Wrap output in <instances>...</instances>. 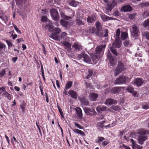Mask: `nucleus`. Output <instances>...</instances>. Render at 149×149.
I'll return each instance as SVG.
<instances>
[{"instance_id": "5", "label": "nucleus", "mask_w": 149, "mask_h": 149, "mask_svg": "<svg viewBox=\"0 0 149 149\" xmlns=\"http://www.w3.org/2000/svg\"><path fill=\"white\" fill-rule=\"evenodd\" d=\"M124 69L123 63L121 61H119L118 66L115 71L114 75L117 76Z\"/></svg>"}, {"instance_id": "54", "label": "nucleus", "mask_w": 149, "mask_h": 149, "mask_svg": "<svg viewBox=\"0 0 149 149\" xmlns=\"http://www.w3.org/2000/svg\"><path fill=\"white\" fill-rule=\"evenodd\" d=\"M149 3L145 2L141 4V6L142 7H147L149 6Z\"/></svg>"}, {"instance_id": "39", "label": "nucleus", "mask_w": 149, "mask_h": 149, "mask_svg": "<svg viewBox=\"0 0 149 149\" xmlns=\"http://www.w3.org/2000/svg\"><path fill=\"white\" fill-rule=\"evenodd\" d=\"M72 84V82L71 81L68 82L65 86V89H68L70 88Z\"/></svg>"}, {"instance_id": "13", "label": "nucleus", "mask_w": 149, "mask_h": 149, "mask_svg": "<svg viewBox=\"0 0 149 149\" xmlns=\"http://www.w3.org/2000/svg\"><path fill=\"white\" fill-rule=\"evenodd\" d=\"M16 2L18 6H21L26 7L28 5L27 0H16Z\"/></svg>"}, {"instance_id": "37", "label": "nucleus", "mask_w": 149, "mask_h": 149, "mask_svg": "<svg viewBox=\"0 0 149 149\" xmlns=\"http://www.w3.org/2000/svg\"><path fill=\"white\" fill-rule=\"evenodd\" d=\"M105 122L106 121L104 120L99 122L97 123V126L99 127L102 128L104 127V125Z\"/></svg>"}, {"instance_id": "11", "label": "nucleus", "mask_w": 149, "mask_h": 149, "mask_svg": "<svg viewBox=\"0 0 149 149\" xmlns=\"http://www.w3.org/2000/svg\"><path fill=\"white\" fill-rule=\"evenodd\" d=\"M117 102L113 99L109 98L107 99L104 102V104L107 106L109 107L113 104H116Z\"/></svg>"}, {"instance_id": "18", "label": "nucleus", "mask_w": 149, "mask_h": 149, "mask_svg": "<svg viewBox=\"0 0 149 149\" xmlns=\"http://www.w3.org/2000/svg\"><path fill=\"white\" fill-rule=\"evenodd\" d=\"M68 94L72 98L76 99L77 97V95L76 92L74 90H70L68 92Z\"/></svg>"}, {"instance_id": "61", "label": "nucleus", "mask_w": 149, "mask_h": 149, "mask_svg": "<svg viewBox=\"0 0 149 149\" xmlns=\"http://www.w3.org/2000/svg\"><path fill=\"white\" fill-rule=\"evenodd\" d=\"M116 122L117 121L116 120L115 121H113L112 122V123L111 124V127H112L116 125Z\"/></svg>"}, {"instance_id": "40", "label": "nucleus", "mask_w": 149, "mask_h": 149, "mask_svg": "<svg viewBox=\"0 0 149 149\" xmlns=\"http://www.w3.org/2000/svg\"><path fill=\"white\" fill-rule=\"evenodd\" d=\"M25 104L24 102L22 103L20 105V109H21L22 112L24 113L25 110Z\"/></svg>"}, {"instance_id": "38", "label": "nucleus", "mask_w": 149, "mask_h": 149, "mask_svg": "<svg viewBox=\"0 0 149 149\" xmlns=\"http://www.w3.org/2000/svg\"><path fill=\"white\" fill-rule=\"evenodd\" d=\"M95 17H88L87 19V21L89 23H93L95 21Z\"/></svg>"}, {"instance_id": "30", "label": "nucleus", "mask_w": 149, "mask_h": 149, "mask_svg": "<svg viewBox=\"0 0 149 149\" xmlns=\"http://www.w3.org/2000/svg\"><path fill=\"white\" fill-rule=\"evenodd\" d=\"M121 87H116L112 89L111 92L113 93H117L121 91Z\"/></svg>"}, {"instance_id": "14", "label": "nucleus", "mask_w": 149, "mask_h": 149, "mask_svg": "<svg viewBox=\"0 0 149 149\" xmlns=\"http://www.w3.org/2000/svg\"><path fill=\"white\" fill-rule=\"evenodd\" d=\"M107 56L108 58L110 60V63L111 66H113L116 62V60L113 58L111 54L109 52H108Z\"/></svg>"}, {"instance_id": "22", "label": "nucleus", "mask_w": 149, "mask_h": 149, "mask_svg": "<svg viewBox=\"0 0 149 149\" xmlns=\"http://www.w3.org/2000/svg\"><path fill=\"white\" fill-rule=\"evenodd\" d=\"M132 10V8L131 6L129 5L123 6L121 8V11L124 12L130 11Z\"/></svg>"}, {"instance_id": "53", "label": "nucleus", "mask_w": 149, "mask_h": 149, "mask_svg": "<svg viewBox=\"0 0 149 149\" xmlns=\"http://www.w3.org/2000/svg\"><path fill=\"white\" fill-rule=\"evenodd\" d=\"M124 45L125 46L128 47L130 45V42L129 40H126L124 42Z\"/></svg>"}, {"instance_id": "64", "label": "nucleus", "mask_w": 149, "mask_h": 149, "mask_svg": "<svg viewBox=\"0 0 149 149\" xmlns=\"http://www.w3.org/2000/svg\"><path fill=\"white\" fill-rule=\"evenodd\" d=\"M18 58L17 57H13L12 58V60L13 63H15L17 60V59Z\"/></svg>"}, {"instance_id": "56", "label": "nucleus", "mask_w": 149, "mask_h": 149, "mask_svg": "<svg viewBox=\"0 0 149 149\" xmlns=\"http://www.w3.org/2000/svg\"><path fill=\"white\" fill-rule=\"evenodd\" d=\"M5 45L2 42H0V51L5 47Z\"/></svg>"}, {"instance_id": "47", "label": "nucleus", "mask_w": 149, "mask_h": 149, "mask_svg": "<svg viewBox=\"0 0 149 149\" xmlns=\"http://www.w3.org/2000/svg\"><path fill=\"white\" fill-rule=\"evenodd\" d=\"M2 96L3 97H6L8 99H9V94L5 90V91L3 92V93L2 94Z\"/></svg>"}, {"instance_id": "52", "label": "nucleus", "mask_w": 149, "mask_h": 149, "mask_svg": "<svg viewBox=\"0 0 149 149\" xmlns=\"http://www.w3.org/2000/svg\"><path fill=\"white\" fill-rule=\"evenodd\" d=\"M77 22L78 24L80 25H84V23L79 19H77Z\"/></svg>"}, {"instance_id": "35", "label": "nucleus", "mask_w": 149, "mask_h": 149, "mask_svg": "<svg viewBox=\"0 0 149 149\" xmlns=\"http://www.w3.org/2000/svg\"><path fill=\"white\" fill-rule=\"evenodd\" d=\"M73 131L74 132L77 134H79L83 136H84L85 135V134L81 130L77 129H74L73 130Z\"/></svg>"}, {"instance_id": "20", "label": "nucleus", "mask_w": 149, "mask_h": 149, "mask_svg": "<svg viewBox=\"0 0 149 149\" xmlns=\"http://www.w3.org/2000/svg\"><path fill=\"white\" fill-rule=\"evenodd\" d=\"M130 141L132 143V146L133 149H142V147H141L139 145H138L136 143L135 141L132 139H130Z\"/></svg>"}, {"instance_id": "34", "label": "nucleus", "mask_w": 149, "mask_h": 149, "mask_svg": "<svg viewBox=\"0 0 149 149\" xmlns=\"http://www.w3.org/2000/svg\"><path fill=\"white\" fill-rule=\"evenodd\" d=\"M121 37L122 40H125L126 39H127L128 37L127 33L125 32H122Z\"/></svg>"}, {"instance_id": "19", "label": "nucleus", "mask_w": 149, "mask_h": 149, "mask_svg": "<svg viewBox=\"0 0 149 149\" xmlns=\"http://www.w3.org/2000/svg\"><path fill=\"white\" fill-rule=\"evenodd\" d=\"M147 137L145 135H139L138 139V143L142 145L146 140Z\"/></svg>"}, {"instance_id": "16", "label": "nucleus", "mask_w": 149, "mask_h": 149, "mask_svg": "<svg viewBox=\"0 0 149 149\" xmlns=\"http://www.w3.org/2000/svg\"><path fill=\"white\" fill-rule=\"evenodd\" d=\"M61 43L63 45L65 49L68 52H70L71 50V45L69 43L66 41H63Z\"/></svg>"}, {"instance_id": "9", "label": "nucleus", "mask_w": 149, "mask_h": 149, "mask_svg": "<svg viewBox=\"0 0 149 149\" xmlns=\"http://www.w3.org/2000/svg\"><path fill=\"white\" fill-rule=\"evenodd\" d=\"M85 113L87 115L93 116L95 115L96 112L93 109H90L88 107L84 108Z\"/></svg>"}, {"instance_id": "45", "label": "nucleus", "mask_w": 149, "mask_h": 149, "mask_svg": "<svg viewBox=\"0 0 149 149\" xmlns=\"http://www.w3.org/2000/svg\"><path fill=\"white\" fill-rule=\"evenodd\" d=\"M67 35L68 34L67 33L65 32H63L61 35V39H65Z\"/></svg>"}, {"instance_id": "26", "label": "nucleus", "mask_w": 149, "mask_h": 149, "mask_svg": "<svg viewBox=\"0 0 149 149\" xmlns=\"http://www.w3.org/2000/svg\"><path fill=\"white\" fill-rule=\"evenodd\" d=\"M98 95L96 93H91L90 95V99L92 101H95L97 99Z\"/></svg>"}, {"instance_id": "4", "label": "nucleus", "mask_w": 149, "mask_h": 149, "mask_svg": "<svg viewBox=\"0 0 149 149\" xmlns=\"http://www.w3.org/2000/svg\"><path fill=\"white\" fill-rule=\"evenodd\" d=\"M129 80V79L128 77L122 75L115 80L114 84H124L127 82H128Z\"/></svg>"}, {"instance_id": "8", "label": "nucleus", "mask_w": 149, "mask_h": 149, "mask_svg": "<svg viewBox=\"0 0 149 149\" xmlns=\"http://www.w3.org/2000/svg\"><path fill=\"white\" fill-rule=\"evenodd\" d=\"M101 142H102L101 145L103 147H105L109 143V142L105 140L104 137L102 136H98L97 139L95 140V142L99 144Z\"/></svg>"}, {"instance_id": "31", "label": "nucleus", "mask_w": 149, "mask_h": 149, "mask_svg": "<svg viewBox=\"0 0 149 149\" xmlns=\"http://www.w3.org/2000/svg\"><path fill=\"white\" fill-rule=\"evenodd\" d=\"M78 3V2L75 1L74 0H72L70 1L68 3V4L70 6L74 7H76Z\"/></svg>"}, {"instance_id": "29", "label": "nucleus", "mask_w": 149, "mask_h": 149, "mask_svg": "<svg viewBox=\"0 0 149 149\" xmlns=\"http://www.w3.org/2000/svg\"><path fill=\"white\" fill-rule=\"evenodd\" d=\"M79 99L81 101L82 104L84 105H88L89 104V101L86 100L85 97L80 98Z\"/></svg>"}, {"instance_id": "27", "label": "nucleus", "mask_w": 149, "mask_h": 149, "mask_svg": "<svg viewBox=\"0 0 149 149\" xmlns=\"http://www.w3.org/2000/svg\"><path fill=\"white\" fill-rule=\"evenodd\" d=\"M107 107L104 106H99L96 108V110L98 112H100L101 111H105L107 110Z\"/></svg>"}, {"instance_id": "15", "label": "nucleus", "mask_w": 149, "mask_h": 149, "mask_svg": "<svg viewBox=\"0 0 149 149\" xmlns=\"http://www.w3.org/2000/svg\"><path fill=\"white\" fill-rule=\"evenodd\" d=\"M126 90L129 92L132 93L133 95L135 97L137 96L138 95V94L137 92L134 91V88L130 86H128Z\"/></svg>"}, {"instance_id": "6", "label": "nucleus", "mask_w": 149, "mask_h": 149, "mask_svg": "<svg viewBox=\"0 0 149 149\" xmlns=\"http://www.w3.org/2000/svg\"><path fill=\"white\" fill-rule=\"evenodd\" d=\"M78 57L80 59L82 60L86 63L92 64L90 57L87 54H81L78 55Z\"/></svg>"}, {"instance_id": "44", "label": "nucleus", "mask_w": 149, "mask_h": 149, "mask_svg": "<svg viewBox=\"0 0 149 149\" xmlns=\"http://www.w3.org/2000/svg\"><path fill=\"white\" fill-rule=\"evenodd\" d=\"M120 31L119 29H117L116 30V38L118 39L120 36Z\"/></svg>"}, {"instance_id": "1", "label": "nucleus", "mask_w": 149, "mask_h": 149, "mask_svg": "<svg viewBox=\"0 0 149 149\" xmlns=\"http://www.w3.org/2000/svg\"><path fill=\"white\" fill-rule=\"evenodd\" d=\"M105 46L106 45H102L97 46L96 47L95 49V53L92 58L93 60H95L96 59H99L103 54V50L105 48Z\"/></svg>"}, {"instance_id": "49", "label": "nucleus", "mask_w": 149, "mask_h": 149, "mask_svg": "<svg viewBox=\"0 0 149 149\" xmlns=\"http://www.w3.org/2000/svg\"><path fill=\"white\" fill-rule=\"evenodd\" d=\"M95 25H96L97 29L98 31H99V30H100L101 29V24H100V23L99 22H96L95 23Z\"/></svg>"}, {"instance_id": "36", "label": "nucleus", "mask_w": 149, "mask_h": 149, "mask_svg": "<svg viewBox=\"0 0 149 149\" xmlns=\"http://www.w3.org/2000/svg\"><path fill=\"white\" fill-rule=\"evenodd\" d=\"M108 5L111 8H112V9L114 8L116 6V3L114 1H112V2L108 3Z\"/></svg>"}, {"instance_id": "50", "label": "nucleus", "mask_w": 149, "mask_h": 149, "mask_svg": "<svg viewBox=\"0 0 149 149\" xmlns=\"http://www.w3.org/2000/svg\"><path fill=\"white\" fill-rule=\"evenodd\" d=\"M142 108L144 109H148L149 108V105L148 104L144 103L142 105Z\"/></svg>"}, {"instance_id": "25", "label": "nucleus", "mask_w": 149, "mask_h": 149, "mask_svg": "<svg viewBox=\"0 0 149 149\" xmlns=\"http://www.w3.org/2000/svg\"><path fill=\"white\" fill-rule=\"evenodd\" d=\"M60 23L65 28H67L70 26V23L68 21H65L63 19H61Z\"/></svg>"}, {"instance_id": "57", "label": "nucleus", "mask_w": 149, "mask_h": 149, "mask_svg": "<svg viewBox=\"0 0 149 149\" xmlns=\"http://www.w3.org/2000/svg\"><path fill=\"white\" fill-rule=\"evenodd\" d=\"M5 90V87L4 86L2 87L1 88H0V94L3 92Z\"/></svg>"}, {"instance_id": "60", "label": "nucleus", "mask_w": 149, "mask_h": 149, "mask_svg": "<svg viewBox=\"0 0 149 149\" xmlns=\"http://www.w3.org/2000/svg\"><path fill=\"white\" fill-rule=\"evenodd\" d=\"M86 86V88H90L91 87V84L90 83H88L87 82L85 83Z\"/></svg>"}, {"instance_id": "23", "label": "nucleus", "mask_w": 149, "mask_h": 149, "mask_svg": "<svg viewBox=\"0 0 149 149\" xmlns=\"http://www.w3.org/2000/svg\"><path fill=\"white\" fill-rule=\"evenodd\" d=\"M75 110L77 113L79 118L80 119H82L83 117L82 111L81 109L77 107H76L75 109Z\"/></svg>"}, {"instance_id": "62", "label": "nucleus", "mask_w": 149, "mask_h": 149, "mask_svg": "<svg viewBox=\"0 0 149 149\" xmlns=\"http://www.w3.org/2000/svg\"><path fill=\"white\" fill-rule=\"evenodd\" d=\"M39 88L41 92V94L42 95H44V93L43 92V87H42L41 86H39Z\"/></svg>"}, {"instance_id": "2", "label": "nucleus", "mask_w": 149, "mask_h": 149, "mask_svg": "<svg viewBox=\"0 0 149 149\" xmlns=\"http://www.w3.org/2000/svg\"><path fill=\"white\" fill-rule=\"evenodd\" d=\"M121 44L120 40L116 38L115 41L113 43V46L110 48L111 52L115 55H117V53L115 47L119 48L121 46Z\"/></svg>"}, {"instance_id": "51", "label": "nucleus", "mask_w": 149, "mask_h": 149, "mask_svg": "<svg viewBox=\"0 0 149 149\" xmlns=\"http://www.w3.org/2000/svg\"><path fill=\"white\" fill-rule=\"evenodd\" d=\"M143 16L144 18H146V17L149 16V11H145L143 13Z\"/></svg>"}, {"instance_id": "33", "label": "nucleus", "mask_w": 149, "mask_h": 149, "mask_svg": "<svg viewBox=\"0 0 149 149\" xmlns=\"http://www.w3.org/2000/svg\"><path fill=\"white\" fill-rule=\"evenodd\" d=\"M112 8H111L109 6L107 5V7L104 8L103 9L104 11L106 14L109 15H110L109 14V12L111 11L112 10Z\"/></svg>"}, {"instance_id": "12", "label": "nucleus", "mask_w": 149, "mask_h": 149, "mask_svg": "<svg viewBox=\"0 0 149 149\" xmlns=\"http://www.w3.org/2000/svg\"><path fill=\"white\" fill-rule=\"evenodd\" d=\"M42 29L44 30H48L51 31L53 30L54 26L52 25V22L49 20V23L45 26L42 25Z\"/></svg>"}, {"instance_id": "10", "label": "nucleus", "mask_w": 149, "mask_h": 149, "mask_svg": "<svg viewBox=\"0 0 149 149\" xmlns=\"http://www.w3.org/2000/svg\"><path fill=\"white\" fill-rule=\"evenodd\" d=\"M139 33V28L138 27L135 25L132 26V30L131 31V34L132 36L136 38L138 36Z\"/></svg>"}, {"instance_id": "43", "label": "nucleus", "mask_w": 149, "mask_h": 149, "mask_svg": "<svg viewBox=\"0 0 149 149\" xmlns=\"http://www.w3.org/2000/svg\"><path fill=\"white\" fill-rule=\"evenodd\" d=\"M143 35L147 39L149 40V32L146 31L142 33Z\"/></svg>"}, {"instance_id": "48", "label": "nucleus", "mask_w": 149, "mask_h": 149, "mask_svg": "<svg viewBox=\"0 0 149 149\" xmlns=\"http://www.w3.org/2000/svg\"><path fill=\"white\" fill-rule=\"evenodd\" d=\"M6 74V71L4 69H0V77H2Z\"/></svg>"}, {"instance_id": "28", "label": "nucleus", "mask_w": 149, "mask_h": 149, "mask_svg": "<svg viewBox=\"0 0 149 149\" xmlns=\"http://www.w3.org/2000/svg\"><path fill=\"white\" fill-rule=\"evenodd\" d=\"M100 17L104 21H107L109 20L114 19L113 18L108 16L104 14L101 15Z\"/></svg>"}, {"instance_id": "32", "label": "nucleus", "mask_w": 149, "mask_h": 149, "mask_svg": "<svg viewBox=\"0 0 149 149\" xmlns=\"http://www.w3.org/2000/svg\"><path fill=\"white\" fill-rule=\"evenodd\" d=\"M60 14L61 18L67 20H69L71 18V17L70 16H68L65 15L64 13L62 11L60 12Z\"/></svg>"}, {"instance_id": "17", "label": "nucleus", "mask_w": 149, "mask_h": 149, "mask_svg": "<svg viewBox=\"0 0 149 149\" xmlns=\"http://www.w3.org/2000/svg\"><path fill=\"white\" fill-rule=\"evenodd\" d=\"M137 134L139 135H145L146 134H149V131L146 130L144 129H141L138 130L136 132Z\"/></svg>"}, {"instance_id": "24", "label": "nucleus", "mask_w": 149, "mask_h": 149, "mask_svg": "<svg viewBox=\"0 0 149 149\" xmlns=\"http://www.w3.org/2000/svg\"><path fill=\"white\" fill-rule=\"evenodd\" d=\"M135 84L138 86H140L143 83V81L142 78H137L134 81Z\"/></svg>"}, {"instance_id": "55", "label": "nucleus", "mask_w": 149, "mask_h": 149, "mask_svg": "<svg viewBox=\"0 0 149 149\" xmlns=\"http://www.w3.org/2000/svg\"><path fill=\"white\" fill-rule=\"evenodd\" d=\"M135 14L133 13L132 14L129 15H128V17L131 20L135 17Z\"/></svg>"}, {"instance_id": "41", "label": "nucleus", "mask_w": 149, "mask_h": 149, "mask_svg": "<svg viewBox=\"0 0 149 149\" xmlns=\"http://www.w3.org/2000/svg\"><path fill=\"white\" fill-rule=\"evenodd\" d=\"M93 74V70L91 69H89L88 71V74L86 77V79L89 78Z\"/></svg>"}, {"instance_id": "59", "label": "nucleus", "mask_w": 149, "mask_h": 149, "mask_svg": "<svg viewBox=\"0 0 149 149\" xmlns=\"http://www.w3.org/2000/svg\"><path fill=\"white\" fill-rule=\"evenodd\" d=\"M74 124L76 127H78L79 128L81 129H83V127L80 125L78 124L77 123H74Z\"/></svg>"}, {"instance_id": "58", "label": "nucleus", "mask_w": 149, "mask_h": 149, "mask_svg": "<svg viewBox=\"0 0 149 149\" xmlns=\"http://www.w3.org/2000/svg\"><path fill=\"white\" fill-rule=\"evenodd\" d=\"M13 26H14V28L15 30V31L17 33H21V32L17 28V26L15 25H14Z\"/></svg>"}, {"instance_id": "63", "label": "nucleus", "mask_w": 149, "mask_h": 149, "mask_svg": "<svg viewBox=\"0 0 149 149\" xmlns=\"http://www.w3.org/2000/svg\"><path fill=\"white\" fill-rule=\"evenodd\" d=\"M47 10L45 9H44L41 10V13L42 14H45L47 13Z\"/></svg>"}, {"instance_id": "7", "label": "nucleus", "mask_w": 149, "mask_h": 149, "mask_svg": "<svg viewBox=\"0 0 149 149\" xmlns=\"http://www.w3.org/2000/svg\"><path fill=\"white\" fill-rule=\"evenodd\" d=\"M50 13L53 20L58 21L59 20V16L57 10L52 9L50 10Z\"/></svg>"}, {"instance_id": "3", "label": "nucleus", "mask_w": 149, "mask_h": 149, "mask_svg": "<svg viewBox=\"0 0 149 149\" xmlns=\"http://www.w3.org/2000/svg\"><path fill=\"white\" fill-rule=\"evenodd\" d=\"M52 30H53L54 32L49 36V37L55 40H59L60 37L58 36V35L61 31V30L59 28L57 27L55 28L54 29H53Z\"/></svg>"}, {"instance_id": "46", "label": "nucleus", "mask_w": 149, "mask_h": 149, "mask_svg": "<svg viewBox=\"0 0 149 149\" xmlns=\"http://www.w3.org/2000/svg\"><path fill=\"white\" fill-rule=\"evenodd\" d=\"M49 20L47 18V17L43 16L41 17V21L42 22H45L47 21H48Z\"/></svg>"}, {"instance_id": "42", "label": "nucleus", "mask_w": 149, "mask_h": 149, "mask_svg": "<svg viewBox=\"0 0 149 149\" xmlns=\"http://www.w3.org/2000/svg\"><path fill=\"white\" fill-rule=\"evenodd\" d=\"M143 25L144 27H146L149 26V19L145 20L143 24Z\"/></svg>"}, {"instance_id": "21", "label": "nucleus", "mask_w": 149, "mask_h": 149, "mask_svg": "<svg viewBox=\"0 0 149 149\" xmlns=\"http://www.w3.org/2000/svg\"><path fill=\"white\" fill-rule=\"evenodd\" d=\"M72 48L74 51H80L81 49V46L80 44L74 43L72 45Z\"/></svg>"}]
</instances>
